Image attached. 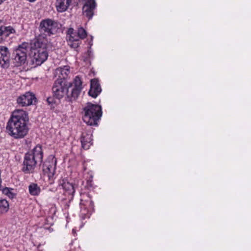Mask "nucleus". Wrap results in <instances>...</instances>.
<instances>
[{"label":"nucleus","instance_id":"obj_9","mask_svg":"<svg viewBox=\"0 0 251 251\" xmlns=\"http://www.w3.org/2000/svg\"><path fill=\"white\" fill-rule=\"evenodd\" d=\"M57 160L53 155H50L44 162L43 166L44 173L49 179L52 178L55 172Z\"/></svg>","mask_w":251,"mask_h":251},{"label":"nucleus","instance_id":"obj_23","mask_svg":"<svg viewBox=\"0 0 251 251\" xmlns=\"http://www.w3.org/2000/svg\"><path fill=\"white\" fill-rule=\"evenodd\" d=\"M5 39V37L3 35V31L0 28V43H2Z\"/></svg>","mask_w":251,"mask_h":251},{"label":"nucleus","instance_id":"obj_17","mask_svg":"<svg viewBox=\"0 0 251 251\" xmlns=\"http://www.w3.org/2000/svg\"><path fill=\"white\" fill-rule=\"evenodd\" d=\"M72 0H56V8L57 11L63 12L67 10Z\"/></svg>","mask_w":251,"mask_h":251},{"label":"nucleus","instance_id":"obj_21","mask_svg":"<svg viewBox=\"0 0 251 251\" xmlns=\"http://www.w3.org/2000/svg\"><path fill=\"white\" fill-rule=\"evenodd\" d=\"M9 208V203L8 201L5 200H0V213L6 212Z\"/></svg>","mask_w":251,"mask_h":251},{"label":"nucleus","instance_id":"obj_4","mask_svg":"<svg viewBox=\"0 0 251 251\" xmlns=\"http://www.w3.org/2000/svg\"><path fill=\"white\" fill-rule=\"evenodd\" d=\"M42 36H39L34 43L33 47V62L37 65H40L48 58L47 46L48 41L43 39Z\"/></svg>","mask_w":251,"mask_h":251},{"label":"nucleus","instance_id":"obj_14","mask_svg":"<svg viewBox=\"0 0 251 251\" xmlns=\"http://www.w3.org/2000/svg\"><path fill=\"white\" fill-rule=\"evenodd\" d=\"M10 54L8 49L0 46V65L3 68H7L9 64Z\"/></svg>","mask_w":251,"mask_h":251},{"label":"nucleus","instance_id":"obj_24","mask_svg":"<svg viewBox=\"0 0 251 251\" xmlns=\"http://www.w3.org/2000/svg\"><path fill=\"white\" fill-rule=\"evenodd\" d=\"M5 0H0V4L2 3L3 1H4Z\"/></svg>","mask_w":251,"mask_h":251},{"label":"nucleus","instance_id":"obj_5","mask_svg":"<svg viewBox=\"0 0 251 251\" xmlns=\"http://www.w3.org/2000/svg\"><path fill=\"white\" fill-rule=\"evenodd\" d=\"M83 111V121L89 126L97 125V122L102 115L101 106L88 102Z\"/></svg>","mask_w":251,"mask_h":251},{"label":"nucleus","instance_id":"obj_25","mask_svg":"<svg viewBox=\"0 0 251 251\" xmlns=\"http://www.w3.org/2000/svg\"><path fill=\"white\" fill-rule=\"evenodd\" d=\"M30 2H33L35 0H28Z\"/></svg>","mask_w":251,"mask_h":251},{"label":"nucleus","instance_id":"obj_1","mask_svg":"<svg viewBox=\"0 0 251 251\" xmlns=\"http://www.w3.org/2000/svg\"><path fill=\"white\" fill-rule=\"evenodd\" d=\"M82 81L79 76H76L72 82L59 78L53 83L52 91L53 97L61 99L65 97L68 101L75 100L82 90Z\"/></svg>","mask_w":251,"mask_h":251},{"label":"nucleus","instance_id":"obj_11","mask_svg":"<svg viewBox=\"0 0 251 251\" xmlns=\"http://www.w3.org/2000/svg\"><path fill=\"white\" fill-rule=\"evenodd\" d=\"M35 96L30 92H26L25 94L19 97L17 100V103L22 106H28L35 102Z\"/></svg>","mask_w":251,"mask_h":251},{"label":"nucleus","instance_id":"obj_16","mask_svg":"<svg viewBox=\"0 0 251 251\" xmlns=\"http://www.w3.org/2000/svg\"><path fill=\"white\" fill-rule=\"evenodd\" d=\"M92 135L91 133H82L81 142L82 148L85 150H88L92 145Z\"/></svg>","mask_w":251,"mask_h":251},{"label":"nucleus","instance_id":"obj_7","mask_svg":"<svg viewBox=\"0 0 251 251\" xmlns=\"http://www.w3.org/2000/svg\"><path fill=\"white\" fill-rule=\"evenodd\" d=\"M58 24L54 20L47 19L42 20L40 25V30L43 39H46L45 36H50L54 34L57 30Z\"/></svg>","mask_w":251,"mask_h":251},{"label":"nucleus","instance_id":"obj_13","mask_svg":"<svg viewBox=\"0 0 251 251\" xmlns=\"http://www.w3.org/2000/svg\"><path fill=\"white\" fill-rule=\"evenodd\" d=\"M93 202L88 199V200H81L80 202V214L83 219L89 217V208H93Z\"/></svg>","mask_w":251,"mask_h":251},{"label":"nucleus","instance_id":"obj_20","mask_svg":"<svg viewBox=\"0 0 251 251\" xmlns=\"http://www.w3.org/2000/svg\"><path fill=\"white\" fill-rule=\"evenodd\" d=\"M0 29L3 31V35L6 38L11 33L15 32V29L11 26H1Z\"/></svg>","mask_w":251,"mask_h":251},{"label":"nucleus","instance_id":"obj_8","mask_svg":"<svg viewBox=\"0 0 251 251\" xmlns=\"http://www.w3.org/2000/svg\"><path fill=\"white\" fill-rule=\"evenodd\" d=\"M28 44L23 43L20 45L13 52L14 59L17 65H21L25 63L26 60V54L28 49Z\"/></svg>","mask_w":251,"mask_h":251},{"label":"nucleus","instance_id":"obj_3","mask_svg":"<svg viewBox=\"0 0 251 251\" xmlns=\"http://www.w3.org/2000/svg\"><path fill=\"white\" fill-rule=\"evenodd\" d=\"M43 157L42 147L40 145H37L32 150L25 154L22 171L25 174L33 173L37 165L42 162Z\"/></svg>","mask_w":251,"mask_h":251},{"label":"nucleus","instance_id":"obj_18","mask_svg":"<svg viewBox=\"0 0 251 251\" xmlns=\"http://www.w3.org/2000/svg\"><path fill=\"white\" fill-rule=\"evenodd\" d=\"M28 191L31 196H37L40 195L41 189L37 183L32 182L28 186Z\"/></svg>","mask_w":251,"mask_h":251},{"label":"nucleus","instance_id":"obj_22","mask_svg":"<svg viewBox=\"0 0 251 251\" xmlns=\"http://www.w3.org/2000/svg\"><path fill=\"white\" fill-rule=\"evenodd\" d=\"M13 189L5 188L2 190V192L5 195L7 196L10 199H13L15 197L16 194L13 192Z\"/></svg>","mask_w":251,"mask_h":251},{"label":"nucleus","instance_id":"obj_10","mask_svg":"<svg viewBox=\"0 0 251 251\" xmlns=\"http://www.w3.org/2000/svg\"><path fill=\"white\" fill-rule=\"evenodd\" d=\"M58 187H61L64 191L66 195L72 197L75 193V185L68 181L66 178H62L58 181Z\"/></svg>","mask_w":251,"mask_h":251},{"label":"nucleus","instance_id":"obj_12","mask_svg":"<svg viewBox=\"0 0 251 251\" xmlns=\"http://www.w3.org/2000/svg\"><path fill=\"white\" fill-rule=\"evenodd\" d=\"M85 3L83 6V13L84 15L88 19H91L94 14V10L95 9L96 3L95 0H84Z\"/></svg>","mask_w":251,"mask_h":251},{"label":"nucleus","instance_id":"obj_2","mask_svg":"<svg viewBox=\"0 0 251 251\" xmlns=\"http://www.w3.org/2000/svg\"><path fill=\"white\" fill-rule=\"evenodd\" d=\"M27 112L22 109H16L11 114L6 126L8 134L15 139L24 138L28 133Z\"/></svg>","mask_w":251,"mask_h":251},{"label":"nucleus","instance_id":"obj_19","mask_svg":"<svg viewBox=\"0 0 251 251\" xmlns=\"http://www.w3.org/2000/svg\"><path fill=\"white\" fill-rule=\"evenodd\" d=\"M70 70L68 66H64L63 68L60 67L56 70V73L57 74H60V75L59 77L63 79H65V78L68 76Z\"/></svg>","mask_w":251,"mask_h":251},{"label":"nucleus","instance_id":"obj_15","mask_svg":"<svg viewBox=\"0 0 251 251\" xmlns=\"http://www.w3.org/2000/svg\"><path fill=\"white\" fill-rule=\"evenodd\" d=\"M101 89L97 79L91 80L90 89L88 92L89 96L96 98L101 92Z\"/></svg>","mask_w":251,"mask_h":251},{"label":"nucleus","instance_id":"obj_6","mask_svg":"<svg viewBox=\"0 0 251 251\" xmlns=\"http://www.w3.org/2000/svg\"><path fill=\"white\" fill-rule=\"evenodd\" d=\"M87 36L86 30L82 27L78 28L77 31H75L72 28H70L67 31V42L68 45L72 48H77L81 43V40Z\"/></svg>","mask_w":251,"mask_h":251}]
</instances>
